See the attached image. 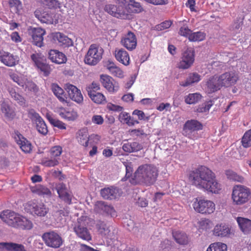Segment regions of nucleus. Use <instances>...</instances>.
Masks as SVG:
<instances>
[{
    "instance_id": "15",
    "label": "nucleus",
    "mask_w": 251,
    "mask_h": 251,
    "mask_svg": "<svg viewBox=\"0 0 251 251\" xmlns=\"http://www.w3.org/2000/svg\"><path fill=\"white\" fill-rule=\"evenodd\" d=\"M222 189V184L216 178L215 174L213 173L201 190L208 193L219 194Z\"/></svg>"
},
{
    "instance_id": "11",
    "label": "nucleus",
    "mask_w": 251,
    "mask_h": 251,
    "mask_svg": "<svg viewBox=\"0 0 251 251\" xmlns=\"http://www.w3.org/2000/svg\"><path fill=\"white\" fill-rule=\"evenodd\" d=\"M42 239L47 246L53 248L60 247L63 243L61 237L54 231L44 233L42 235Z\"/></svg>"
},
{
    "instance_id": "51",
    "label": "nucleus",
    "mask_w": 251,
    "mask_h": 251,
    "mask_svg": "<svg viewBox=\"0 0 251 251\" xmlns=\"http://www.w3.org/2000/svg\"><path fill=\"white\" fill-rule=\"evenodd\" d=\"M226 175L228 179L239 182H243L244 177L238 175L236 173L231 170H227Z\"/></svg>"
},
{
    "instance_id": "25",
    "label": "nucleus",
    "mask_w": 251,
    "mask_h": 251,
    "mask_svg": "<svg viewBox=\"0 0 251 251\" xmlns=\"http://www.w3.org/2000/svg\"><path fill=\"white\" fill-rule=\"evenodd\" d=\"M213 234L219 237H228L232 233L228 225L225 223L217 224L212 230Z\"/></svg>"
},
{
    "instance_id": "20",
    "label": "nucleus",
    "mask_w": 251,
    "mask_h": 251,
    "mask_svg": "<svg viewBox=\"0 0 251 251\" xmlns=\"http://www.w3.org/2000/svg\"><path fill=\"white\" fill-rule=\"evenodd\" d=\"M65 89L68 93L69 98L78 104L82 103L83 97L81 91L76 86L71 84L67 83L65 85Z\"/></svg>"
},
{
    "instance_id": "6",
    "label": "nucleus",
    "mask_w": 251,
    "mask_h": 251,
    "mask_svg": "<svg viewBox=\"0 0 251 251\" xmlns=\"http://www.w3.org/2000/svg\"><path fill=\"white\" fill-rule=\"evenodd\" d=\"M103 50L96 44L91 45L85 55L84 62L89 65L97 64L102 59Z\"/></svg>"
},
{
    "instance_id": "27",
    "label": "nucleus",
    "mask_w": 251,
    "mask_h": 251,
    "mask_svg": "<svg viewBox=\"0 0 251 251\" xmlns=\"http://www.w3.org/2000/svg\"><path fill=\"white\" fill-rule=\"evenodd\" d=\"M56 112L61 118L68 121H74L76 120L78 117L77 111L72 109L66 110L61 107L58 108Z\"/></svg>"
},
{
    "instance_id": "61",
    "label": "nucleus",
    "mask_w": 251,
    "mask_h": 251,
    "mask_svg": "<svg viewBox=\"0 0 251 251\" xmlns=\"http://www.w3.org/2000/svg\"><path fill=\"white\" fill-rule=\"evenodd\" d=\"M62 151V148L59 146L52 147L50 151V154L51 158H54L60 155Z\"/></svg>"
},
{
    "instance_id": "42",
    "label": "nucleus",
    "mask_w": 251,
    "mask_h": 251,
    "mask_svg": "<svg viewBox=\"0 0 251 251\" xmlns=\"http://www.w3.org/2000/svg\"><path fill=\"white\" fill-rule=\"evenodd\" d=\"M119 120L121 123L126 124L128 126H132L139 124V122L133 119L129 113L126 112H121L119 115Z\"/></svg>"
},
{
    "instance_id": "10",
    "label": "nucleus",
    "mask_w": 251,
    "mask_h": 251,
    "mask_svg": "<svg viewBox=\"0 0 251 251\" xmlns=\"http://www.w3.org/2000/svg\"><path fill=\"white\" fill-rule=\"evenodd\" d=\"M34 65L42 72L45 76L49 75L51 72L50 66L46 62V57L41 53L35 52L31 55Z\"/></svg>"
},
{
    "instance_id": "26",
    "label": "nucleus",
    "mask_w": 251,
    "mask_h": 251,
    "mask_svg": "<svg viewBox=\"0 0 251 251\" xmlns=\"http://www.w3.org/2000/svg\"><path fill=\"white\" fill-rule=\"evenodd\" d=\"M100 195L104 199L114 200L119 198L121 195V191L113 186L102 189Z\"/></svg>"
},
{
    "instance_id": "54",
    "label": "nucleus",
    "mask_w": 251,
    "mask_h": 251,
    "mask_svg": "<svg viewBox=\"0 0 251 251\" xmlns=\"http://www.w3.org/2000/svg\"><path fill=\"white\" fill-rule=\"evenodd\" d=\"M99 230L100 232L103 235L105 236L106 238H111L112 236V233L110 232L109 227H108L104 223H101L98 225Z\"/></svg>"
},
{
    "instance_id": "40",
    "label": "nucleus",
    "mask_w": 251,
    "mask_h": 251,
    "mask_svg": "<svg viewBox=\"0 0 251 251\" xmlns=\"http://www.w3.org/2000/svg\"><path fill=\"white\" fill-rule=\"evenodd\" d=\"M0 249L8 251H25L23 245L13 243L0 242Z\"/></svg>"
},
{
    "instance_id": "22",
    "label": "nucleus",
    "mask_w": 251,
    "mask_h": 251,
    "mask_svg": "<svg viewBox=\"0 0 251 251\" xmlns=\"http://www.w3.org/2000/svg\"><path fill=\"white\" fill-rule=\"evenodd\" d=\"M14 138L22 151L25 153H29L32 150L31 143L25 138L19 131H15Z\"/></svg>"
},
{
    "instance_id": "12",
    "label": "nucleus",
    "mask_w": 251,
    "mask_h": 251,
    "mask_svg": "<svg viewBox=\"0 0 251 251\" xmlns=\"http://www.w3.org/2000/svg\"><path fill=\"white\" fill-rule=\"evenodd\" d=\"M100 81L102 86L110 94H115L119 90V83L108 75H100Z\"/></svg>"
},
{
    "instance_id": "59",
    "label": "nucleus",
    "mask_w": 251,
    "mask_h": 251,
    "mask_svg": "<svg viewBox=\"0 0 251 251\" xmlns=\"http://www.w3.org/2000/svg\"><path fill=\"white\" fill-rule=\"evenodd\" d=\"M24 87H25V90L36 92L37 91V87L35 84L30 81H28L26 78L24 81Z\"/></svg>"
},
{
    "instance_id": "39",
    "label": "nucleus",
    "mask_w": 251,
    "mask_h": 251,
    "mask_svg": "<svg viewBox=\"0 0 251 251\" xmlns=\"http://www.w3.org/2000/svg\"><path fill=\"white\" fill-rule=\"evenodd\" d=\"M201 79V76L197 73L189 74L185 81L180 82L179 84L183 87H187L194 83H198Z\"/></svg>"
},
{
    "instance_id": "55",
    "label": "nucleus",
    "mask_w": 251,
    "mask_h": 251,
    "mask_svg": "<svg viewBox=\"0 0 251 251\" xmlns=\"http://www.w3.org/2000/svg\"><path fill=\"white\" fill-rule=\"evenodd\" d=\"M242 146L246 148L251 146V129L247 131L242 139Z\"/></svg>"
},
{
    "instance_id": "4",
    "label": "nucleus",
    "mask_w": 251,
    "mask_h": 251,
    "mask_svg": "<svg viewBox=\"0 0 251 251\" xmlns=\"http://www.w3.org/2000/svg\"><path fill=\"white\" fill-rule=\"evenodd\" d=\"M251 199V191L247 186L237 184L232 189L231 200L234 204L242 205L248 203Z\"/></svg>"
},
{
    "instance_id": "49",
    "label": "nucleus",
    "mask_w": 251,
    "mask_h": 251,
    "mask_svg": "<svg viewBox=\"0 0 251 251\" xmlns=\"http://www.w3.org/2000/svg\"><path fill=\"white\" fill-rule=\"evenodd\" d=\"M185 21L180 22L179 23V25L180 26L178 34L180 36L187 37L189 39V36L190 35L192 31L189 28L187 25Z\"/></svg>"
},
{
    "instance_id": "21",
    "label": "nucleus",
    "mask_w": 251,
    "mask_h": 251,
    "mask_svg": "<svg viewBox=\"0 0 251 251\" xmlns=\"http://www.w3.org/2000/svg\"><path fill=\"white\" fill-rule=\"evenodd\" d=\"M222 88L218 75L210 76L205 81V90L207 93L215 92Z\"/></svg>"
},
{
    "instance_id": "9",
    "label": "nucleus",
    "mask_w": 251,
    "mask_h": 251,
    "mask_svg": "<svg viewBox=\"0 0 251 251\" xmlns=\"http://www.w3.org/2000/svg\"><path fill=\"white\" fill-rule=\"evenodd\" d=\"M25 211L33 215L40 217L45 216L49 211L48 208L42 202L36 201H30L27 202L25 205Z\"/></svg>"
},
{
    "instance_id": "19",
    "label": "nucleus",
    "mask_w": 251,
    "mask_h": 251,
    "mask_svg": "<svg viewBox=\"0 0 251 251\" xmlns=\"http://www.w3.org/2000/svg\"><path fill=\"white\" fill-rule=\"evenodd\" d=\"M218 77L222 88L228 87L234 85L238 79L237 75L233 72H226L218 75Z\"/></svg>"
},
{
    "instance_id": "50",
    "label": "nucleus",
    "mask_w": 251,
    "mask_h": 251,
    "mask_svg": "<svg viewBox=\"0 0 251 251\" xmlns=\"http://www.w3.org/2000/svg\"><path fill=\"white\" fill-rule=\"evenodd\" d=\"M9 92L11 97L20 105L25 106L26 101L25 98L19 94L17 93L15 90L11 89L9 90Z\"/></svg>"
},
{
    "instance_id": "53",
    "label": "nucleus",
    "mask_w": 251,
    "mask_h": 251,
    "mask_svg": "<svg viewBox=\"0 0 251 251\" xmlns=\"http://www.w3.org/2000/svg\"><path fill=\"white\" fill-rule=\"evenodd\" d=\"M10 7L14 10L18 14L21 13L23 10V5L20 0H9Z\"/></svg>"
},
{
    "instance_id": "32",
    "label": "nucleus",
    "mask_w": 251,
    "mask_h": 251,
    "mask_svg": "<svg viewBox=\"0 0 251 251\" xmlns=\"http://www.w3.org/2000/svg\"><path fill=\"white\" fill-rule=\"evenodd\" d=\"M49 59L53 63L61 64L66 63L67 57L66 55L57 50H50L49 53Z\"/></svg>"
},
{
    "instance_id": "38",
    "label": "nucleus",
    "mask_w": 251,
    "mask_h": 251,
    "mask_svg": "<svg viewBox=\"0 0 251 251\" xmlns=\"http://www.w3.org/2000/svg\"><path fill=\"white\" fill-rule=\"evenodd\" d=\"M30 189L33 193L43 197H50L51 196L50 191L46 187L41 185L31 186Z\"/></svg>"
},
{
    "instance_id": "1",
    "label": "nucleus",
    "mask_w": 251,
    "mask_h": 251,
    "mask_svg": "<svg viewBox=\"0 0 251 251\" xmlns=\"http://www.w3.org/2000/svg\"><path fill=\"white\" fill-rule=\"evenodd\" d=\"M157 168L152 164L139 166L129 179L133 184H142L147 186L153 185L158 176Z\"/></svg>"
},
{
    "instance_id": "41",
    "label": "nucleus",
    "mask_w": 251,
    "mask_h": 251,
    "mask_svg": "<svg viewBox=\"0 0 251 251\" xmlns=\"http://www.w3.org/2000/svg\"><path fill=\"white\" fill-rule=\"evenodd\" d=\"M0 111L4 116L8 120L13 119L15 116L14 110L4 101H2L1 104Z\"/></svg>"
},
{
    "instance_id": "30",
    "label": "nucleus",
    "mask_w": 251,
    "mask_h": 251,
    "mask_svg": "<svg viewBox=\"0 0 251 251\" xmlns=\"http://www.w3.org/2000/svg\"><path fill=\"white\" fill-rule=\"evenodd\" d=\"M114 55L116 59L120 63L126 66L129 65V55L124 49H116Z\"/></svg>"
},
{
    "instance_id": "35",
    "label": "nucleus",
    "mask_w": 251,
    "mask_h": 251,
    "mask_svg": "<svg viewBox=\"0 0 251 251\" xmlns=\"http://www.w3.org/2000/svg\"><path fill=\"white\" fill-rule=\"evenodd\" d=\"M105 67L109 73L114 76L123 78L125 76L124 71L115 63L111 61H108L105 64Z\"/></svg>"
},
{
    "instance_id": "31",
    "label": "nucleus",
    "mask_w": 251,
    "mask_h": 251,
    "mask_svg": "<svg viewBox=\"0 0 251 251\" xmlns=\"http://www.w3.org/2000/svg\"><path fill=\"white\" fill-rule=\"evenodd\" d=\"M32 120L36 125V128L38 131L43 135H46L48 132V128L44 121L37 113L32 114L31 117Z\"/></svg>"
},
{
    "instance_id": "33",
    "label": "nucleus",
    "mask_w": 251,
    "mask_h": 251,
    "mask_svg": "<svg viewBox=\"0 0 251 251\" xmlns=\"http://www.w3.org/2000/svg\"><path fill=\"white\" fill-rule=\"evenodd\" d=\"M236 221L240 230L244 234H251V220L243 217H237Z\"/></svg>"
},
{
    "instance_id": "57",
    "label": "nucleus",
    "mask_w": 251,
    "mask_h": 251,
    "mask_svg": "<svg viewBox=\"0 0 251 251\" xmlns=\"http://www.w3.org/2000/svg\"><path fill=\"white\" fill-rule=\"evenodd\" d=\"M58 161L56 158L47 159L43 158L41 160V164L46 167H54L58 164Z\"/></svg>"
},
{
    "instance_id": "62",
    "label": "nucleus",
    "mask_w": 251,
    "mask_h": 251,
    "mask_svg": "<svg viewBox=\"0 0 251 251\" xmlns=\"http://www.w3.org/2000/svg\"><path fill=\"white\" fill-rule=\"evenodd\" d=\"M100 86L98 83L93 82L87 87L86 90L88 94H89L90 92L91 93L97 92L100 90Z\"/></svg>"
},
{
    "instance_id": "44",
    "label": "nucleus",
    "mask_w": 251,
    "mask_h": 251,
    "mask_svg": "<svg viewBox=\"0 0 251 251\" xmlns=\"http://www.w3.org/2000/svg\"><path fill=\"white\" fill-rule=\"evenodd\" d=\"M142 148V146L137 142L126 143L123 146V150L127 152H136Z\"/></svg>"
},
{
    "instance_id": "60",
    "label": "nucleus",
    "mask_w": 251,
    "mask_h": 251,
    "mask_svg": "<svg viewBox=\"0 0 251 251\" xmlns=\"http://www.w3.org/2000/svg\"><path fill=\"white\" fill-rule=\"evenodd\" d=\"M199 227L203 230H206L211 227L212 222L207 219H201L199 222Z\"/></svg>"
},
{
    "instance_id": "46",
    "label": "nucleus",
    "mask_w": 251,
    "mask_h": 251,
    "mask_svg": "<svg viewBox=\"0 0 251 251\" xmlns=\"http://www.w3.org/2000/svg\"><path fill=\"white\" fill-rule=\"evenodd\" d=\"M91 100L97 104H103L106 101V98L103 94L98 92L88 94Z\"/></svg>"
},
{
    "instance_id": "13",
    "label": "nucleus",
    "mask_w": 251,
    "mask_h": 251,
    "mask_svg": "<svg viewBox=\"0 0 251 251\" xmlns=\"http://www.w3.org/2000/svg\"><path fill=\"white\" fill-rule=\"evenodd\" d=\"M118 4H123L126 17L128 13H139L143 10L140 3L134 0H115Z\"/></svg>"
},
{
    "instance_id": "5",
    "label": "nucleus",
    "mask_w": 251,
    "mask_h": 251,
    "mask_svg": "<svg viewBox=\"0 0 251 251\" xmlns=\"http://www.w3.org/2000/svg\"><path fill=\"white\" fill-rule=\"evenodd\" d=\"M192 206L197 212L205 215L214 213L216 209L215 204L213 201L204 199H195Z\"/></svg>"
},
{
    "instance_id": "64",
    "label": "nucleus",
    "mask_w": 251,
    "mask_h": 251,
    "mask_svg": "<svg viewBox=\"0 0 251 251\" xmlns=\"http://www.w3.org/2000/svg\"><path fill=\"white\" fill-rule=\"evenodd\" d=\"M105 205L106 204L104 202L98 201L95 205V210L98 213H103Z\"/></svg>"
},
{
    "instance_id": "48",
    "label": "nucleus",
    "mask_w": 251,
    "mask_h": 251,
    "mask_svg": "<svg viewBox=\"0 0 251 251\" xmlns=\"http://www.w3.org/2000/svg\"><path fill=\"white\" fill-rule=\"evenodd\" d=\"M202 98L199 93H190L184 97V101L187 104H195L199 101Z\"/></svg>"
},
{
    "instance_id": "23",
    "label": "nucleus",
    "mask_w": 251,
    "mask_h": 251,
    "mask_svg": "<svg viewBox=\"0 0 251 251\" xmlns=\"http://www.w3.org/2000/svg\"><path fill=\"white\" fill-rule=\"evenodd\" d=\"M0 61L8 67H13L18 64L19 57L7 51L0 52Z\"/></svg>"
},
{
    "instance_id": "18",
    "label": "nucleus",
    "mask_w": 251,
    "mask_h": 251,
    "mask_svg": "<svg viewBox=\"0 0 251 251\" xmlns=\"http://www.w3.org/2000/svg\"><path fill=\"white\" fill-rule=\"evenodd\" d=\"M202 125L195 120H189L186 122L183 127V134L189 138L194 139L193 133L202 129Z\"/></svg>"
},
{
    "instance_id": "14",
    "label": "nucleus",
    "mask_w": 251,
    "mask_h": 251,
    "mask_svg": "<svg viewBox=\"0 0 251 251\" xmlns=\"http://www.w3.org/2000/svg\"><path fill=\"white\" fill-rule=\"evenodd\" d=\"M195 60V52L193 49L188 48L183 52L181 60L178 64L179 69H187L190 68Z\"/></svg>"
},
{
    "instance_id": "24",
    "label": "nucleus",
    "mask_w": 251,
    "mask_h": 251,
    "mask_svg": "<svg viewBox=\"0 0 251 251\" xmlns=\"http://www.w3.org/2000/svg\"><path fill=\"white\" fill-rule=\"evenodd\" d=\"M121 43L127 50H132L136 47L137 39L133 33L128 32L123 36L121 40Z\"/></svg>"
},
{
    "instance_id": "34",
    "label": "nucleus",
    "mask_w": 251,
    "mask_h": 251,
    "mask_svg": "<svg viewBox=\"0 0 251 251\" xmlns=\"http://www.w3.org/2000/svg\"><path fill=\"white\" fill-rule=\"evenodd\" d=\"M46 32L42 28H34L32 30V39L34 44L36 46L41 47L43 46V35Z\"/></svg>"
},
{
    "instance_id": "17",
    "label": "nucleus",
    "mask_w": 251,
    "mask_h": 251,
    "mask_svg": "<svg viewBox=\"0 0 251 251\" xmlns=\"http://www.w3.org/2000/svg\"><path fill=\"white\" fill-rule=\"evenodd\" d=\"M117 5L112 4H106L104 10L109 14L118 18L125 19L126 18V13L123 6V4H118L116 2Z\"/></svg>"
},
{
    "instance_id": "52",
    "label": "nucleus",
    "mask_w": 251,
    "mask_h": 251,
    "mask_svg": "<svg viewBox=\"0 0 251 251\" xmlns=\"http://www.w3.org/2000/svg\"><path fill=\"white\" fill-rule=\"evenodd\" d=\"M205 38V34L203 32H192L188 39L192 42H199L203 40Z\"/></svg>"
},
{
    "instance_id": "3",
    "label": "nucleus",
    "mask_w": 251,
    "mask_h": 251,
    "mask_svg": "<svg viewBox=\"0 0 251 251\" xmlns=\"http://www.w3.org/2000/svg\"><path fill=\"white\" fill-rule=\"evenodd\" d=\"M213 174L208 168L201 166L190 173L189 179L193 185L201 190Z\"/></svg>"
},
{
    "instance_id": "29",
    "label": "nucleus",
    "mask_w": 251,
    "mask_h": 251,
    "mask_svg": "<svg viewBox=\"0 0 251 251\" xmlns=\"http://www.w3.org/2000/svg\"><path fill=\"white\" fill-rule=\"evenodd\" d=\"M55 189L61 199L67 203H71L72 196L65 184L59 183L56 185Z\"/></svg>"
},
{
    "instance_id": "56",
    "label": "nucleus",
    "mask_w": 251,
    "mask_h": 251,
    "mask_svg": "<svg viewBox=\"0 0 251 251\" xmlns=\"http://www.w3.org/2000/svg\"><path fill=\"white\" fill-rule=\"evenodd\" d=\"M39 2L50 9L59 7L60 4L57 0H39Z\"/></svg>"
},
{
    "instance_id": "28",
    "label": "nucleus",
    "mask_w": 251,
    "mask_h": 251,
    "mask_svg": "<svg viewBox=\"0 0 251 251\" xmlns=\"http://www.w3.org/2000/svg\"><path fill=\"white\" fill-rule=\"evenodd\" d=\"M55 189L61 199L67 203H71L72 196L65 184L59 183L56 185Z\"/></svg>"
},
{
    "instance_id": "37",
    "label": "nucleus",
    "mask_w": 251,
    "mask_h": 251,
    "mask_svg": "<svg viewBox=\"0 0 251 251\" xmlns=\"http://www.w3.org/2000/svg\"><path fill=\"white\" fill-rule=\"evenodd\" d=\"M51 90L54 95L62 102H67L68 97L65 93L63 89L57 84L53 83L51 85Z\"/></svg>"
},
{
    "instance_id": "43",
    "label": "nucleus",
    "mask_w": 251,
    "mask_h": 251,
    "mask_svg": "<svg viewBox=\"0 0 251 251\" xmlns=\"http://www.w3.org/2000/svg\"><path fill=\"white\" fill-rule=\"evenodd\" d=\"M173 236L176 241L180 245H186L188 243V238L185 233L181 231L173 232Z\"/></svg>"
},
{
    "instance_id": "63",
    "label": "nucleus",
    "mask_w": 251,
    "mask_h": 251,
    "mask_svg": "<svg viewBox=\"0 0 251 251\" xmlns=\"http://www.w3.org/2000/svg\"><path fill=\"white\" fill-rule=\"evenodd\" d=\"M11 79L15 82H16L19 85L24 87V81L26 79L25 77H20L18 75L16 74H12L11 75Z\"/></svg>"
},
{
    "instance_id": "7",
    "label": "nucleus",
    "mask_w": 251,
    "mask_h": 251,
    "mask_svg": "<svg viewBox=\"0 0 251 251\" xmlns=\"http://www.w3.org/2000/svg\"><path fill=\"white\" fill-rule=\"evenodd\" d=\"M89 219L86 216H82L77 219V223L74 227V231L80 238L86 240H91V235L86 226L88 224Z\"/></svg>"
},
{
    "instance_id": "47",
    "label": "nucleus",
    "mask_w": 251,
    "mask_h": 251,
    "mask_svg": "<svg viewBox=\"0 0 251 251\" xmlns=\"http://www.w3.org/2000/svg\"><path fill=\"white\" fill-rule=\"evenodd\" d=\"M46 117L50 124L53 126L56 127L60 129H66V125L62 121L54 118L52 115L49 114H47Z\"/></svg>"
},
{
    "instance_id": "16",
    "label": "nucleus",
    "mask_w": 251,
    "mask_h": 251,
    "mask_svg": "<svg viewBox=\"0 0 251 251\" xmlns=\"http://www.w3.org/2000/svg\"><path fill=\"white\" fill-rule=\"evenodd\" d=\"M97 135L88 134V130L85 128L79 129L76 133V138L78 142L85 147L92 146V140L94 138L98 139Z\"/></svg>"
},
{
    "instance_id": "2",
    "label": "nucleus",
    "mask_w": 251,
    "mask_h": 251,
    "mask_svg": "<svg viewBox=\"0 0 251 251\" xmlns=\"http://www.w3.org/2000/svg\"><path fill=\"white\" fill-rule=\"evenodd\" d=\"M0 218L3 222L14 227L26 229L32 227V223L30 221L9 210L3 211L0 214Z\"/></svg>"
},
{
    "instance_id": "45",
    "label": "nucleus",
    "mask_w": 251,
    "mask_h": 251,
    "mask_svg": "<svg viewBox=\"0 0 251 251\" xmlns=\"http://www.w3.org/2000/svg\"><path fill=\"white\" fill-rule=\"evenodd\" d=\"M226 244L221 242H216L211 243L207 248L206 251H227Z\"/></svg>"
},
{
    "instance_id": "8",
    "label": "nucleus",
    "mask_w": 251,
    "mask_h": 251,
    "mask_svg": "<svg viewBox=\"0 0 251 251\" xmlns=\"http://www.w3.org/2000/svg\"><path fill=\"white\" fill-rule=\"evenodd\" d=\"M35 16L42 23L56 24L58 23L59 15L53 10L44 11L42 8H38L34 12Z\"/></svg>"
},
{
    "instance_id": "36",
    "label": "nucleus",
    "mask_w": 251,
    "mask_h": 251,
    "mask_svg": "<svg viewBox=\"0 0 251 251\" xmlns=\"http://www.w3.org/2000/svg\"><path fill=\"white\" fill-rule=\"evenodd\" d=\"M52 39L55 42H58L60 46H70L73 45L72 40L60 32L52 34Z\"/></svg>"
},
{
    "instance_id": "58",
    "label": "nucleus",
    "mask_w": 251,
    "mask_h": 251,
    "mask_svg": "<svg viewBox=\"0 0 251 251\" xmlns=\"http://www.w3.org/2000/svg\"><path fill=\"white\" fill-rule=\"evenodd\" d=\"M213 104V102L212 100H209L207 102L200 105L197 109V111L201 113L207 112Z\"/></svg>"
}]
</instances>
